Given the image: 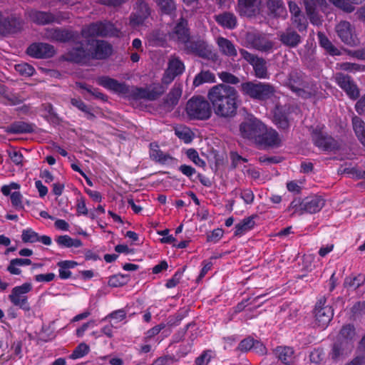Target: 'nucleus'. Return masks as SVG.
<instances>
[{"label":"nucleus","instance_id":"nucleus-1","mask_svg":"<svg viewBox=\"0 0 365 365\" xmlns=\"http://www.w3.org/2000/svg\"><path fill=\"white\" fill-rule=\"evenodd\" d=\"M239 93L235 88L224 83L212 86L207 93L214 113L219 118L230 120L236 116L239 106Z\"/></svg>","mask_w":365,"mask_h":365},{"label":"nucleus","instance_id":"nucleus-2","mask_svg":"<svg viewBox=\"0 0 365 365\" xmlns=\"http://www.w3.org/2000/svg\"><path fill=\"white\" fill-rule=\"evenodd\" d=\"M113 53V46L104 40L87 39L86 44L78 42L66 53V61L79 64H86L91 60H104Z\"/></svg>","mask_w":365,"mask_h":365},{"label":"nucleus","instance_id":"nucleus-3","mask_svg":"<svg viewBox=\"0 0 365 365\" xmlns=\"http://www.w3.org/2000/svg\"><path fill=\"white\" fill-rule=\"evenodd\" d=\"M100 86L118 93L127 94L134 99L148 100V88L133 87L131 89L125 83H119L109 76H101L97 79Z\"/></svg>","mask_w":365,"mask_h":365},{"label":"nucleus","instance_id":"nucleus-4","mask_svg":"<svg viewBox=\"0 0 365 365\" xmlns=\"http://www.w3.org/2000/svg\"><path fill=\"white\" fill-rule=\"evenodd\" d=\"M243 95L259 101H265L274 96L275 88L270 83L258 81H247L240 85Z\"/></svg>","mask_w":365,"mask_h":365},{"label":"nucleus","instance_id":"nucleus-5","mask_svg":"<svg viewBox=\"0 0 365 365\" xmlns=\"http://www.w3.org/2000/svg\"><path fill=\"white\" fill-rule=\"evenodd\" d=\"M185 110L190 119L192 120H205L212 115L210 101H207L201 96H193L188 100Z\"/></svg>","mask_w":365,"mask_h":365},{"label":"nucleus","instance_id":"nucleus-6","mask_svg":"<svg viewBox=\"0 0 365 365\" xmlns=\"http://www.w3.org/2000/svg\"><path fill=\"white\" fill-rule=\"evenodd\" d=\"M119 34L120 31L115 25L108 21L91 23L81 30V35L85 38L96 36H118Z\"/></svg>","mask_w":365,"mask_h":365},{"label":"nucleus","instance_id":"nucleus-7","mask_svg":"<svg viewBox=\"0 0 365 365\" xmlns=\"http://www.w3.org/2000/svg\"><path fill=\"white\" fill-rule=\"evenodd\" d=\"M264 130V124L252 115H248L240 124V133L242 138L255 143Z\"/></svg>","mask_w":365,"mask_h":365},{"label":"nucleus","instance_id":"nucleus-8","mask_svg":"<svg viewBox=\"0 0 365 365\" xmlns=\"http://www.w3.org/2000/svg\"><path fill=\"white\" fill-rule=\"evenodd\" d=\"M185 50L187 53H192L200 58L216 62L218 60V56L214 53L208 45L202 40L190 41L185 43Z\"/></svg>","mask_w":365,"mask_h":365},{"label":"nucleus","instance_id":"nucleus-9","mask_svg":"<svg viewBox=\"0 0 365 365\" xmlns=\"http://www.w3.org/2000/svg\"><path fill=\"white\" fill-rule=\"evenodd\" d=\"M312 138L314 144L326 151L339 150V143L331 135L324 133L320 128H316L312 132Z\"/></svg>","mask_w":365,"mask_h":365},{"label":"nucleus","instance_id":"nucleus-10","mask_svg":"<svg viewBox=\"0 0 365 365\" xmlns=\"http://www.w3.org/2000/svg\"><path fill=\"white\" fill-rule=\"evenodd\" d=\"M31 288L32 287L30 283H24L21 286L14 287L11 294L9 295L10 302L14 305L19 307L25 311H29L30 306L28 303V297L26 294L29 292Z\"/></svg>","mask_w":365,"mask_h":365},{"label":"nucleus","instance_id":"nucleus-11","mask_svg":"<svg viewBox=\"0 0 365 365\" xmlns=\"http://www.w3.org/2000/svg\"><path fill=\"white\" fill-rule=\"evenodd\" d=\"M24 20L15 15L4 17L0 11V34H14L21 31L24 26Z\"/></svg>","mask_w":365,"mask_h":365},{"label":"nucleus","instance_id":"nucleus-12","mask_svg":"<svg viewBox=\"0 0 365 365\" xmlns=\"http://www.w3.org/2000/svg\"><path fill=\"white\" fill-rule=\"evenodd\" d=\"M326 299L322 298L317 303L314 309L315 324L320 328H325L333 317V309L325 306Z\"/></svg>","mask_w":365,"mask_h":365},{"label":"nucleus","instance_id":"nucleus-13","mask_svg":"<svg viewBox=\"0 0 365 365\" xmlns=\"http://www.w3.org/2000/svg\"><path fill=\"white\" fill-rule=\"evenodd\" d=\"M336 31L339 38L345 44L350 46H356L359 44V39L349 22L346 21L339 22L336 26Z\"/></svg>","mask_w":365,"mask_h":365},{"label":"nucleus","instance_id":"nucleus-14","mask_svg":"<svg viewBox=\"0 0 365 365\" xmlns=\"http://www.w3.org/2000/svg\"><path fill=\"white\" fill-rule=\"evenodd\" d=\"M335 81L350 98L355 100L359 97V90L349 75L343 73H336Z\"/></svg>","mask_w":365,"mask_h":365},{"label":"nucleus","instance_id":"nucleus-15","mask_svg":"<svg viewBox=\"0 0 365 365\" xmlns=\"http://www.w3.org/2000/svg\"><path fill=\"white\" fill-rule=\"evenodd\" d=\"M245 41L252 48L261 51H268L273 47V43L259 32H247L245 34Z\"/></svg>","mask_w":365,"mask_h":365},{"label":"nucleus","instance_id":"nucleus-16","mask_svg":"<svg viewBox=\"0 0 365 365\" xmlns=\"http://www.w3.org/2000/svg\"><path fill=\"white\" fill-rule=\"evenodd\" d=\"M287 86L299 96H304L307 94L304 90L307 87V83L304 81V74L300 71H292L290 72Z\"/></svg>","mask_w":365,"mask_h":365},{"label":"nucleus","instance_id":"nucleus-17","mask_svg":"<svg viewBox=\"0 0 365 365\" xmlns=\"http://www.w3.org/2000/svg\"><path fill=\"white\" fill-rule=\"evenodd\" d=\"M184 70V63L178 58L170 59L161 79L163 84L169 85L176 76L181 75Z\"/></svg>","mask_w":365,"mask_h":365},{"label":"nucleus","instance_id":"nucleus-18","mask_svg":"<svg viewBox=\"0 0 365 365\" xmlns=\"http://www.w3.org/2000/svg\"><path fill=\"white\" fill-rule=\"evenodd\" d=\"M281 140L278 133L272 129H268L264 125V130L260 133L259 137L257 138L256 144L264 147H274L279 145Z\"/></svg>","mask_w":365,"mask_h":365},{"label":"nucleus","instance_id":"nucleus-19","mask_svg":"<svg viewBox=\"0 0 365 365\" xmlns=\"http://www.w3.org/2000/svg\"><path fill=\"white\" fill-rule=\"evenodd\" d=\"M182 86L181 83H175L170 92L163 99V106L167 110H172L178 105L182 96Z\"/></svg>","mask_w":365,"mask_h":365},{"label":"nucleus","instance_id":"nucleus-20","mask_svg":"<svg viewBox=\"0 0 365 365\" xmlns=\"http://www.w3.org/2000/svg\"><path fill=\"white\" fill-rule=\"evenodd\" d=\"M279 41L284 46L289 48L297 47L302 41L300 35L291 27H288L284 31L278 34Z\"/></svg>","mask_w":365,"mask_h":365},{"label":"nucleus","instance_id":"nucleus-21","mask_svg":"<svg viewBox=\"0 0 365 365\" xmlns=\"http://www.w3.org/2000/svg\"><path fill=\"white\" fill-rule=\"evenodd\" d=\"M59 42L66 43L68 41H75L78 38L77 32L66 29H47V37Z\"/></svg>","mask_w":365,"mask_h":365},{"label":"nucleus","instance_id":"nucleus-22","mask_svg":"<svg viewBox=\"0 0 365 365\" xmlns=\"http://www.w3.org/2000/svg\"><path fill=\"white\" fill-rule=\"evenodd\" d=\"M172 35V38H176L179 42L185 44L190 37L187 20L181 17L175 25Z\"/></svg>","mask_w":365,"mask_h":365},{"label":"nucleus","instance_id":"nucleus-23","mask_svg":"<svg viewBox=\"0 0 365 365\" xmlns=\"http://www.w3.org/2000/svg\"><path fill=\"white\" fill-rule=\"evenodd\" d=\"M260 0H238V9L241 15L252 17L259 12Z\"/></svg>","mask_w":365,"mask_h":365},{"label":"nucleus","instance_id":"nucleus-24","mask_svg":"<svg viewBox=\"0 0 365 365\" xmlns=\"http://www.w3.org/2000/svg\"><path fill=\"white\" fill-rule=\"evenodd\" d=\"M325 201L319 196L306 197L304 199L302 210L304 212L316 213L324 206Z\"/></svg>","mask_w":365,"mask_h":365},{"label":"nucleus","instance_id":"nucleus-25","mask_svg":"<svg viewBox=\"0 0 365 365\" xmlns=\"http://www.w3.org/2000/svg\"><path fill=\"white\" fill-rule=\"evenodd\" d=\"M9 134L31 133L34 131L33 125L24 121H16L5 128Z\"/></svg>","mask_w":365,"mask_h":365},{"label":"nucleus","instance_id":"nucleus-26","mask_svg":"<svg viewBox=\"0 0 365 365\" xmlns=\"http://www.w3.org/2000/svg\"><path fill=\"white\" fill-rule=\"evenodd\" d=\"M294 351L290 346H277L274 349L275 356L282 363L289 365L293 362Z\"/></svg>","mask_w":365,"mask_h":365},{"label":"nucleus","instance_id":"nucleus-27","mask_svg":"<svg viewBox=\"0 0 365 365\" xmlns=\"http://www.w3.org/2000/svg\"><path fill=\"white\" fill-rule=\"evenodd\" d=\"M161 14L168 16L175 15L177 5L175 0H153Z\"/></svg>","mask_w":365,"mask_h":365},{"label":"nucleus","instance_id":"nucleus-28","mask_svg":"<svg viewBox=\"0 0 365 365\" xmlns=\"http://www.w3.org/2000/svg\"><path fill=\"white\" fill-rule=\"evenodd\" d=\"M217 45L220 52L229 57H235L237 55V50L235 45L229 39L224 37H219L217 38Z\"/></svg>","mask_w":365,"mask_h":365},{"label":"nucleus","instance_id":"nucleus-29","mask_svg":"<svg viewBox=\"0 0 365 365\" xmlns=\"http://www.w3.org/2000/svg\"><path fill=\"white\" fill-rule=\"evenodd\" d=\"M215 21L220 26L232 29L236 26L237 18L230 12H224L215 16Z\"/></svg>","mask_w":365,"mask_h":365},{"label":"nucleus","instance_id":"nucleus-30","mask_svg":"<svg viewBox=\"0 0 365 365\" xmlns=\"http://www.w3.org/2000/svg\"><path fill=\"white\" fill-rule=\"evenodd\" d=\"M352 126L359 141L365 146V123L361 118L354 115L352 119Z\"/></svg>","mask_w":365,"mask_h":365},{"label":"nucleus","instance_id":"nucleus-31","mask_svg":"<svg viewBox=\"0 0 365 365\" xmlns=\"http://www.w3.org/2000/svg\"><path fill=\"white\" fill-rule=\"evenodd\" d=\"M267 6L269 14L274 17L283 16L286 14V9L281 0H268Z\"/></svg>","mask_w":365,"mask_h":365},{"label":"nucleus","instance_id":"nucleus-32","mask_svg":"<svg viewBox=\"0 0 365 365\" xmlns=\"http://www.w3.org/2000/svg\"><path fill=\"white\" fill-rule=\"evenodd\" d=\"M255 71V75L259 78H266L268 71L266 61L263 58L257 57L251 64Z\"/></svg>","mask_w":365,"mask_h":365},{"label":"nucleus","instance_id":"nucleus-33","mask_svg":"<svg viewBox=\"0 0 365 365\" xmlns=\"http://www.w3.org/2000/svg\"><path fill=\"white\" fill-rule=\"evenodd\" d=\"M351 343H349V341H342L338 339L333 345L330 356L333 360L336 361L340 356L344 354V351L346 349H351Z\"/></svg>","mask_w":365,"mask_h":365},{"label":"nucleus","instance_id":"nucleus-34","mask_svg":"<svg viewBox=\"0 0 365 365\" xmlns=\"http://www.w3.org/2000/svg\"><path fill=\"white\" fill-rule=\"evenodd\" d=\"M26 53L36 58H43L46 56V43H33L26 49Z\"/></svg>","mask_w":365,"mask_h":365},{"label":"nucleus","instance_id":"nucleus-35","mask_svg":"<svg viewBox=\"0 0 365 365\" xmlns=\"http://www.w3.org/2000/svg\"><path fill=\"white\" fill-rule=\"evenodd\" d=\"M255 216L252 215L243 219L240 223L235 225V236H240L244 232L252 229L255 222L254 221Z\"/></svg>","mask_w":365,"mask_h":365},{"label":"nucleus","instance_id":"nucleus-36","mask_svg":"<svg viewBox=\"0 0 365 365\" xmlns=\"http://www.w3.org/2000/svg\"><path fill=\"white\" fill-rule=\"evenodd\" d=\"M215 82V76L214 73L210 71H201L197 75L195 76L192 85L195 87H198L205 83Z\"/></svg>","mask_w":365,"mask_h":365},{"label":"nucleus","instance_id":"nucleus-37","mask_svg":"<svg viewBox=\"0 0 365 365\" xmlns=\"http://www.w3.org/2000/svg\"><path fill=\"white\" fill-rule=\"evenodd\" d=\"M31 260L29 259L16 258L10 261L7 270L12 274H20L21 271L16 267V266H25L31 264Z\"/></svg>","mask_w":365,"mask_h":365},{"label":"nucleus","instance_id":"nucleus-38","mask_svg":"<svg viewBox=\"0 0 365 365\" xmlns=\"http://www.w3.org/2000/svg\"><path fill=\"white\" fill-rule=\"evenodd\" d=\"M318 37L320 45L324 48L327 52L332 56H337L340 54L339 51L336 48L329 38L322 32L318 33Z\"/></svg>","mask_w":365,"mask_h":365},{"label":"nucleus","instance_id":"nucleus-39","mask_svg":"<svg viewBox=\"0 0 365 365\" xmlns=\"http://www.w3.org/2000/svg\"><path fill=\"white\" fill-rule=\"evenodd\" d=\"M57 243L64 247H79L82 246V242L79 239H73L68 235H61L56 239Z\"/></svg>","mask_w":365,"mask_h":365},{"label":"nucleus","instance_id":"nucleus-40","mask_svg":"<svg viewBox=\"0 0 365 365\" xmlns=\"http://www.w3.org/2000/svg\"><path fill=\"white\" fill-rule=\"evenodd\" d=\"M274 122L277 126L282 130H287L289 127V123L285 113L277 110L274 115Z\"/></svg>","mask_w":365,"mask_h":365},{"label":"nucleus","instance_id":"nucleus-41","mask_svg":"<svg viewBox=\"0 0 365 365\" xmlns=\"http://www.w3.org/2000/svg\"><path fill=\"white\" fill-rule=\"evenodd\" d=\"M355 336V329L351 324H346L343 326L339 332V340L342 341H349L351 343V340Z\"/></svg>","mask_w":365,"mask_h":365},{"label":"nucleus","instance_id":"nucleus-42","mask_svg":"<svg viewBox=\"0 0 365 365\" xmlns=\"http://www.w3.org/2000/svg\"><path fill=\"white\" fill-rule=\"evenodd\" d=\"M166 88L162 84H153L148 88V101H155L160 98L165 91Z\"/></svg>","mask_w":365,"mask_h":365},{"label":"nucleus","instance_id":"nucleus-43","mask_svg":"<svg viewBox=\"0 0 365 365\" xmlns=\"http://www.w3.org/2000/svg\"><path fill=\"white\" fill-rule=\"evenodd\" d=\"M128 274H114L109 278L108 284L111 287H122L128 283Z\"/></svg>","mask_w":365,"mask_h":365},{"label":"nucleus","instance_id":"nucleus-44","mask_svg":"<svg viewBox=\"0 0 365 365\" xmlns=\"http://www.w3.org/2000/svg\"><path fill=\"white\" fill-rule=\"evenodd\" d=\"M291 21L299 32L307 31L308 21L304 14L296 16H291Z\"/></svg>","mask_w":365,"mask_h":365},{"label":"nucleus","instance_id":"nucleus-45","mask_svg":"<svg viewBox=\"0 0 365 365\" xmlns=\"http://www.w3.org/2000/svg\"><path fill=\"white\" fill-rule=\"evenodd\" d=\"M317 6L305 7V11L310 22L314 25L320 26L323 21L322 16L317 11Z\"/></svg>","mask_w":365,"mask_h":365},{"label":"nucleus","instance_id":"nucleus-46","mask_svg":"<svg viewBox=\"0 0 365 365\" xmlns=\"http://www.w3.org/2000/svg\"><path fill=\"white\" fill-rule=\"evenodd\" d=\"M135 12L146 17L151 14V9L145 0H137L135 6Z\"/></svg>","mask_w":365,"mask_h":365},{"label":"nucleus","instance_id":"nucleus-47","mask_svg":"<svg viewBox=\"0 0 365 365\" xmlns=\"http://www.w3.org/2000/svg\"><path fill=\"white\" fill-rule=\"evenodd\" d=\"M9 159L16 165H22L24 156L19 150L15 148H9L6 150Z\"/></svg>","mask_w":365,"mask_h":365},{"label":"nucleus","instance_id":"nucleus-48","mask_svg":"<svg viewBox=\"0 0 365 365\" xmlns=\"http://www.w3.org/2000/svg\"><path fill=\"white\" fill-rule=\"evenodd\" d=\"M71 104L78 108L80 110L87 114V118L89 120H93L96 118V115L91 112L90 108L83 103L81 99L72 98L71 100Z\"/></svg>","mask_w":365,"mask_h":365},{"label":"nucleus","instance_id":"nucleus-49","mask_svg":"<svg viewBox=\"0 0 365 365\" xmlns=\"http://www.w3.org/2000/svg\"><path fill=\"white\" fill-rule=\"evenodd\" d=\"M14 68L19 75L24 77H29L34 72V68L27 63L16 64Z\"/></svg>","mask_w":365,"mask_h":365},{"label":"nucleus","instance_id":"nucleus-50","mask_svg":"<svg viewBox=\"0 0 365 365\" xmlns=\"http://www.w3.org/2000/svg\"><path fill=\"white\" fill-rule=\"evenodd\" d=\"M151 153L150 154V158L160 163H165L168 159H173L169 154H165L163 151L159 149L153 148V143H150Z\"/></svg>","mask_w":365,"mask_h":365},{"label":"nucleus","instance_id":"nucleus-51","mask_svg":"<svg viewBox=\"0 0 365 365\" xmlns=\"http://www.w3.org/2000/svg\"><path fill=\"white\" fill-rule=\"evenodd\" d=\"M148 40L150 44L156 46H163L166 43L165 36L159 31H153L148 36Z\"/></svg>","mask_w":365,"mask_h":365},{"label":"nucleus","instance_id":"nucleus-52","mask_svg":"<svg viewBox=\"0 0 365 365\" xmlns=\"http://www.w3.org/2000/svg\"><path fill=\"white\" fill-rule=\"evenodd\" d=\"M28 16L31 21L39 25L46 24V12L36 10L28 11Z\"/></svg>","mask_w":365,"mask_h":365},{"label":"nucleus","instance_id":"nucleus-53","mask_svg":"<svg viewBox=\"0 0 365 365\" xmlns=\"http://www.w3.org/2000/svg\"><path fill=\"white\" fill-rule=\"evenodd\" d=\"M220 79L222 81V83L228 85H236L240 83V78L232 73L227 71H222L218 73Z\"/></svg>","mask_w":365,"mask_h":365},{"label":"nucleus","instance_id":"nucleus-54","mask_svg":"<svg viewBox=\"0 0 365 365\" xmlns=\"http://www.w3.org/2000/svg\"><path fill=\"white\" fill-rule=\"evenodd\" d=\"M76 84L79 88L87 91L89 93L92 94L96 98L101 99L103 101H107L108 97L105 94L99 92L98 89L93 88L91 86L84 83H77Z\"/></svg>","mask_w":365,"mask_h":365},{"label":"nucleus","instance_id":"nucleus-55","mask_svg":"<svg viewBox=\"0 0 365 365\" xmlns=\"http://www.w3.org/2000/svg\"><path fill=\"white\" fill-rule=\"evenodd\" d=\"M88 351L89 346L85 343H81L73 351L72 354L70 356V358L72 359L81 358L86 355L88 353Z\"/></svg>","mask_w":365,"mask_h":365},{"label":"nucleus","instance_id":"nucleus-56","mask_svg":"<svg viewBox=\"0 0 365 365\" xmlns=\"http://www.w3.org/2000/svg\"><path fill=\"white\" fill-rule=\"evenodd\" d=\"M187 158L192 160L195 165L204 168L205 166V162L202 160L198 155L197 150L194 148H190L186 151Z\"/></svg>","mask_w":365,"mask_h":365},{"label":"nucleus","instance_id":"nucleus-57","mask_svg":"<svg viewBox=\"0 0 365 365\" xmlns=\"http://www.w3.org/2000/svg\"><path fill=\"white\" fill-rule=\"evenodd\" d=\"M325 354L322 349H314L309 354L310 361L313 364H319L324 361Z\"/></svg>","mask_w":365,"mask_h":365},{"label":"nucleus","instance_id":"nucleus-58","mask_svg":"<svg viewBox=\"0 0 365 365\" xmlns=\"http://www.w3.org/2000/svg\"><path fill=\"white\" fill-rule=\"evenodd\" d=\"M22 241L25 243L35 242L38 241V235L31 229L24 230L21 235Z\"/></svg>","mask_w":365,"mask_h":365},{"label":"nucleus","instance_id":"nucleus-59","mask_svg":"<svg viewBox=\"0 0 365 365\" xmlns=\"http://www.w3.org/2000/svg\"><path fill=\"white\" fill-rule=\"evenodd\" d=\"M364 281H365V277L361 274H359L358 276H356L352 278L347 277L345 279L344 284H345V286L354 287V288H358L359 287H360L361 284H364Z\"/></svg>","mask_w":365,"mask_h":365},{"label":"nucleus","instance_id":"nucleus-60","mask_svg":"<svg viewBox=\"0 0 365 365\" xmlns=\"http://www.w3.org/2000/svg\"><path fill=\"white\" fill-rule=\"evenodd\" d=\"M331 3H332L336 7L342 9L346 13H351L354 11V6L351 5L349 2L345 0H329Z\"/></svg>","mask_w":365,"mask_h":365},{"label":"nucleus","instance_id":"nucleus-61","mask_svg":"<svg viewBox=\"0 0 365 365\" xmlns=\"http://www.w3.org/2000/svg\"><path fill=\"white\" fill-rule=\"evenodd\" d=\"M255 340L252 337H247L242 340L239 344L238 349L241 351H248L255 346Z\"/></svg>","mask_w":365,"mask_h":365},{"label":"nucleus","instance_id":"nucleus-62","mask_svg":"<svg viewBox=\"0 0 365 365\" xmlns=\"http://www.w3.org/2000/svg\"><path fill=\"white\" fill-rule=\"evenodd\" d=\"M68 18V16L66 14H62V13L59 12V13H57L56 14H53L47 12L46 21H47V24L54 23V22L60 24L62 20L66 19Z\"/></svg>","mask_w":365,"mask_h":365},{"label":"nucleus","instance_id":"nucleus-63","mask_svg":"<svg viewBox=\"0 0 365 365\" xmlns=\"http://www.w3.org/2000/svg\"><path fill=\"white\" fill-rule=\"evenodd\" d=\"M11 202L16 209L23 208L22 195L19 191H15L11 194Z\"/></svg>","mask_w":365,"mask_h":365},{"label":"nucleus","instance_id":"nucleus-64","mask_svg":"<svg viewBox=\"0 0 365 365\" xmlns=\"http://www.w3.org/2000/svg\"><path fill=\"white\" fill-rule=\"evenodd\" d=\"M145 19H147L146 17L135 12L130 16V24L133 26H138L142 25Z\"/></svg>","mask_w":365,"mask_h":365}]
</instances>
